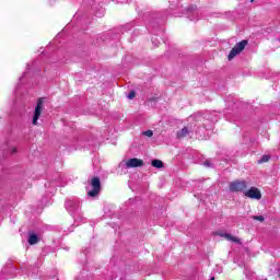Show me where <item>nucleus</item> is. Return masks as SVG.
I'll return each instance as SVG.
<instances>
[{"mask_svg": "<svg viewBox=\"0 0 280 280\" xmlns=\"http://www.w3.org/2000/svg\"><path fill=\"white\" fill-rule=\"evenodd\" d=\"M91 190H88V196H90V198H95V196L100 195V191L102 189L101 183H100V177H93L91 179Z\"/></svg>", "mask_w": 280, "mask_h": 280, "instance_id": "1", "label": "nucleus"}, {"mask_svg": "<svg viewBox=\"0 0 280 280\" xmlns=\"http://www.w3.org/2000/svg\"><path fill=\"white\" fill-rule=\"evenodd\" d=\"M248 44V42L243 40L238 44H236L232 50L230 51L228 58L229 60H233V58H235V56L242 54V51H244V48L246 47V45Z\"/></svg>", "mask_w": 280, "mask_h": 280, "instance_id": "2", "label": "nucleus"}, {"mask_svg": "<svg viewBox=\"0 0 280 280\" xmlns=\"http://www.w3.org/2000/svg\"><path fill=\"white\" fill-rule=\"evenodd\" d=\"M81 202L79 198L72 197L70 199H68L65 203V207L67 209V211H69L70 213L73 211H78L79 207H81Z\"/></svg>", "mask_w": 280, "mask_h": 280, "instance_id": "3", "label": "nucleus"}, {"mask_svg": "<svg viewBox=\"0 0 280 280\" xmlns=\"http://www.w3.org/2000/svg\"><path fill=\"white\" fill-rule=\"evenodd\" d=\"M40 115H43V100H39L37 102V105L35 106V110L32 119L33 126H38V119H40Z\"/></svg>", "mask_w": 280, "mask_h": 280, "instance_id": "4", "label": "nucleus"}, {"mask_svg": "<svg viewBox=\"0 0 280 280\" xmlns=\"http://www.w3.org/2000/svg\"><path fill=\"white\" fill-rule=\"evenodd\" d=\"M248 184L244 180H236L230 184V191H246Z\"/></svg>", "mask_w": 280, "mask_h": 280, "instance_id": "5", "label": "nucleus"}, {"mask_svg": "<svg viewBox=\"0 0 280 280\" xmlns=\"http://www.w3.org/2000/svg\"><path fill=\"white\" fill-rule=\"evenodd\" d=\"M244 196H246V198H252L253 200H261V191H259L256 187L245 190Z\"/></svg>", "mask_w": 280, "mask_h": 280, "instance_id": "6", "label": "nucleus"}, {"mask_svg": "<svg viewBox=\"0 0 280 280\" xmlns=\"http://www.w3.org/2000/svg\"><path fill=\"white\" fill-rule=\"evenodd\" d=\"M143 161L139 160L137 158L130 159L126 162V166L131 168V167H142Z\"/></svg>", "mask_w": 280, "mask_h": 280, "instance_id": "7", "label": "nucleus"}, {"mask_svg": "<svg viewBox=\"0 0 280 280\" xmlns=\"http://www.w3.org/2000/svg\"><path fill=\"white\" fill-rule=\"evenodd\" d=\"M28 244H31V246H34V244H38V235H36L35 233H31L28 235Z\"/></svg>", "mask_w": 280, "mask_h": 280, "instance_id": "8", "label": "nucleus"}, {"mask_svg": "<svg viewBox=\"0 0 280 280\" xmlns=\"http://www.w3.org/2000/svg\"><path fill=\"white\" fill-rule=\"evenodd\" d=\"M189 135V129L187 127H184L180 131L177 132L178 139H183L184 137H187Z\"/></svg>", "mask_w": 280, "mask_h": 280, "instance_id": "9", "label": "nucleus"}, {"mask_svg": "<svg viewBox=\"0 0 280 280\" xmlns=\"http://www.w3.org/2000/svg\"><path fill=\"white\" fill-rule=\"evenodd\" d=\"M152 167H156V170H161L163 167V161L161 160H153L151 162Z\"/></svg>", "mask_w": 280, "mask_h": 280, "instance_id": "10", "label": "nucleus"}, {"mask_svg": "<svg viewBox=\"0 0 280 280\" xmlns=\"http://www.w3.org/2000/svg\"><path fill=\"white\" fill-rule=\"evenodd\" d=\"M225 240H228L229 242H235L236 244H240V238L231 235V234H224Z\"/></svg>", "mask_w": 280, "mask_h": 280, "instance_id": "11", "label": "nucleus"}, {"mask_svg": "<svg viewBox=\"0 0 280 280\" xmlns=\"http://www.w3.org/2000/svg\"><path fill=\"white\" fill-rule=\"evenodd\" d=\"M270 161V155H262L258 163H268Z\"/></svg>", "mask_w": 280, "mask_h": 280, "instance_id": "12", "label": "nucleus"}, {"mask_svg": "<svg viewBox=\"0 0 280 280\" xmlns=\"http://www.w3.org/2000/svg\"><path fill=\"white\" fill-rule=\"evenodd\" d=\"M144 137H153L154 132L152 130H147L143 132Z\"/></svg>", "mask_w": 280, "mask_h": 280, "instance_id": "13", "label": "nucleus"}, {"mask_svg": "<svg viewBox=\"0 0 280 280\" xmlns=\"http://www.w3.org/2000/svg\"><path fill=\"white\" fill-rule=\"evenodd\" d=\"M253 220H257L258 222H264V215H255L253 217Z\"/></svg>", "mask_w": 280, "mask_h": 280, "instance_id": "14", "label": "nucleus"}, {"mask_svg": "<svg viewBox=\"0 0 280 280\" xmlns=\"http://www.w3.org/2000/svg\"><path fill=\"white\" fill-rule=\"evenodd\" d=\"M135 92H130L129 94H128V100H135Z\"/></svg>", "mask_w": 280, "mask_h": 280, "instance_id": "15", "label": "nucleus"}, {"mask_svg": "<svg viewBox=\"0 0 280 280\" xmlns=\"http://www.w3.org/2000/svg\"><path fill=\"white\" fill-rule=\"evenodd\" d=\"M206 167H211V164L209 162H205Z\"/></svg>", "mask_w": 280, "mask_h": 280, "instance_id": "16", "label": "nucleus"}, {"mask_svg": "<svg viewBox=\"0 0 280 280\" xmlns=\"http://www.w3.org/2000/svg\"><path fill=\"white\" fill-rule=\"evenodd\" d=\"M16 148H12V154H15Z\"/></svg>", "mask_w": 280, "mask_h": 280, "instance_id": "17", "label": "nucleus"}, {"mask_svg": "<svg viewBox=\"0 0 280 280\" xmlns=\"http://www.w3.org/2000/svg\"><path fill=\"white\" fill-rule=\"evenodd\" d=\"M210 280H215V278H211Z\"/></svg>", "mask_w": 280, "mask_h": 280, "instance_id": "18", "label": "nucleus"}]
</instances>
